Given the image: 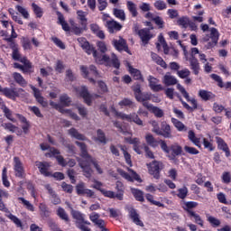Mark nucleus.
Returning a JSON list of instances; mask_svg holds the SVG:
<instances>
[{"instance_id":"nucleus-59","label":"nucleus","mask_w":231,"mask_h":231,"mask_svg":"<svg viewBox=\"0 0 231 231\" xmlns=\"http://www.w3.org/2000/svg\"><path fill=\"white\" fill-rule=\"evenodd\" d=\"M177 196L180 199H185V198H187V196H189V189L185 186L179 189Z\"/></svg>"},{"instance_id":"nucleus-4","label":"nucleus","mask_w":231,"mask_h":231,"mask_svg":"<svg viewBox=\"0 0 231 231\" xmlns=\"http://www.w3.org/2000/svg\"><path fill=\"white\" fill-rule=\"evenodd\" d=\"M46 156H54L59 163V165H60L61 167H67V165L69 167H75L76 163L75 160L70 159L69 160V162L66 161V159H64V157H62V155H60V152L55 148H51L50 149V153H48Z\"/></svg>"},{"instance_id":"nucleus-34","label":"nucleus","mask_w":231,"mask_h":231,"mask_svg":"<svg viewBox=\"0 0 231 231\" xmlns=\"http://www.w3.org/2000/svg\"><path fill=\"white\" fill-rule=\"evenodd\" d=\"M16 116L20 120V122L23 124L22 129H23L24 134H28V133L30 132V122H28V120H26V117H24L23 116H22L20 114H16Z\"/></svg>"},{"instance_id":"nucleus-53","label":"nucleus","mask_w":231,"mask_h":231,"mask_svg":"<svg viewBox=\"0 0 231 231\" xmlns=\"http://www.w3.org/2000/svg\"><path fill=\"white\" fill-rule=\"evenodd\" d=\"M118 106H120V107H132V109L136 107L134 103H133V101L129 98H124L118 103Z\"/></svg>"},{"instance_id":"nucleus-10","label":"nucleus","mask_w":231,"mask_h":231,"mask_svg":"<svg viewBox=\"0 0 231 231\" xmlns=\"http://www.w3.org/2000/svg\"><path fill=\"white\" fill-rule=\"evenodd\" d=\"M50 106L53 107L54 109H57V111H60L62 115H66V116H69L73 120H76L79 122L80 120V117L77 116V114L69 109H64L62 108V106L59 103H55L53 101H50Z\"/></svg>"},{"instance_id":"nucleus-33","label":"nucleus","mask_w":231,"mask_h":231,"mask_svg":"<svg viewBox=\"0 0 231 231\" xmlns=\"http://www.w3.org/2000/svg\"><path fill=\"white\" fill-rule=\"evenodd\" d=\"M68 133L69 136H71V138H75V140H80L81 142H86V140H88V138H86L84 134H79V130L76 128H70L68 130Z\"/></svg>"},{"instance_id":"nucleus-43","label":"nucleus","mask_w":231,"mask_h":231,"mask_svg":"<svg viewBox=\"0 0 231 231\" xmlns=\"http://www.w3.org/2000/svg\"><path fill=\"white\" fill-rule=\"evenodd\" d=\"M189 217H192L197 225L199 226H204L203 218H201V216H199L198 213L194 211H189Z\"/></svg>"},{"instance_id":"nucleus-3","label":"nucleus","mask_w":231,"mask_h":231,"mask_svg":"<svg viewBox=\"0 0 231 231\" xmlns=\"http://www.w3.org/2000/svg\"><path fill=\"white\" fill-rule=\"evenodd\" d=\"M177 89L180 90L182 97H184V98H186L187 102H190V104L192 106V107H191L190 106H189V104H187V102L181 100V104H182L183 107H185V109H188V111H192V109H198V101H196V99H194V98H190L189 92H187V90L185 89V88L183 86H181V84H180V83L177 84Z\"/></svg>"},{"instance_id":"nucleus-37","label":"nucleus","mask_w":231,"mask_h":231,"mask_svg":"<svg viewBox=\"0 0 231 231\" xmlns=\"http://www.w3.org/2000/svg\"><path fill=\"white\" fill-rule=\"evenodd\" d=\"M95 142H99V143H103L106 145L107 143V139L106 138V134L100 129L97 131V136L94 137Z\"/></svg>"},{"instance_id":"nucleus-17","label":"nucleus","mask_w":231,"mask_h":231,"mask_svg":"<svg viewBox=\"0 0 231 231\" xmlns=\"http://www.w3.org/2000/svg\"><path fill=\"white\" fill-rule=\"evenodd\" d=\"M147 80L152 91H163V85L160 84V79L154 78L153 76H148Z\"/></svg>"},{"instance_id":"nucleus-55","label":"nucleus","mask_w":231,"mask_h":231,"mask_svg":"<svg viewBox=\"0 0 231 231\" xmlns=\"http://www.w3.org/2000/svg\"><path fill=\"white\" fill-rule=\"evenodd\" d=\"M39 208L42 217H50V210H48V207H46V204L41 203L39 205Z\"/></svg>"},{"instance_id":"nucleus-24","label":"nucleus","mask_w":231,"mask_h":231,"mask_svg":"<svg viewBox=\"0 0 231 231\" xmlns=\"http://www.w3.org/2000/svg\"><path fill=\"white\" fill-rule=\"evenodd\" d=\"M135 99L137 102L143 103V107H145V104H151L147 102L148 100H152V94L149 92L140 93L136 96Z\"/></svg>"},{"instance_id":"nucleus-22","label":"nucleus","mask_w":231,"mask_h":231,"mask_svg":"<svg viewBox=\"0 0 231 231\" xmlns=\"http://www.w3.org/2000/svg\"><path fill=\"white\" fill-rule=\"evenodd\" d=\"M105 26L107 28L109 33H115V32H120L122 30V24L115 20L106 21Z\"/></svg>"},{"instance_id":"nucleus-57","label":"nucleus","mask_w":231,"mask_h":231,"mask_svg":"<svg viewBox=\"0 0 231 231\" xmlns=\"http://www.w3.org/2000/svg\"><path fill=\"white\" fill-rule=\"evenodd\" d=\"M15 9L17 10V12H19V14H21V15H23V19H29L30 18V13H28L27 8H24L21 5H16Z\"/></svg>"},{"instance_id":"nucleus-20","label":"nucleus","mask_w":231,"mask_h":231,"mask_svg":"<svg viewBox=\"0 0 231 231\" xmlns=\"http://www.w3.org/2000/svg\"><path fill=\"white\" fill-rule=\"evenodd\" d=\"M20 62H22L23 66L19 63H14V68L21 69L23 71V73H30V71H32V63L30 60H28L26 58H21Z\"/></svg>"},{"instance_id":"nucleus-46","label":"nucleus","mask_w":231,"mask_h":231,"mask_svg":"<svg viewBox=\"0 0 231 231\" xmlns=\"http://www.w3.org/2000/svg\"><path fill=\"white\" fill-rule=\"evenodd\" d=\"M5 216H6V217H8V219L13 221V223H14V225H16V226H18V228L23 227V222L15 215L8 212Z\"/></svg>"},{"instance_id":"nucleus-12","label":"nucleus","mask_w":231,"mask_h":231,"mask_svg":"<svg viewBox=\"0 0 231 231\" xmlns=\"http://www.w3.org/2000/svg\"><path fill=\"white\" fill-rule=\"evenodd\" d=\"M129 173L124 171V170H118L119 174L122 176V178H125V180H127V181H138L139 183H142V179L140 178V175L136 173L132 169H128Z\"/></svg>"},{"instance_id":"nucleus-51","label":"nucleus","mask_w":231,"mask_h":231,"mask_svg":"<svg viewBox=\"0 0 231 231\" xmlns=\"http://www.w3.org/2000/svg\"><path fill=\"white\" fill-rule=\"evenodd\" d=\"M131 192L137 201H144L143 191L138 189L132 188Z\"/></svg>"},{"instance_id":"nucleus-35","label":"nucleus","mask_w":231,"mask_h":231,"mask_svg":"<svg viewBox=\"0 0 231 231\" xmlns=\"http://www.w3.org/2000/svg\"><path fill=\"white\" fill-rule=\"evenodd\" d=\"M90 30L99 39H106V34L104 33V31L100 30V26H98V24L91 23Z\"/></svg>"},{"instance_id":"nucleus-21","label":"nucleus","mask_w":231,"mask_h":231,"mask_svg":"<svg viewBox=\"0 0 231 231\" xmlns=\"http://www.w3.org/2000/svg\"><path fill=\"white\" fill-rule=\"evenodd\" d=\"M160 133L159 136H163V138H172V130H171V125L165 121L161 123Z\"/></svg>"},{"instance_id":"nucleus-50","label":"nucleus","mask_w":231,"mask_h":231,"mask_svg":"<svg viewBox=\"0 0 231 231\" xmlns=\"http://www.w3.org/2000/svg\"><path fill=\"white\" fill-rule=\"evenodd\" d=\"M198 202L196 201H187V202H183L182 203V208H184L186 210V212H192V210H190V208H196V207H198Z\"/></svg>"},{"instance_id":"nucleus-45","label":"nucleus","mask_w":231,"mask_h":231,"mask_svg":"<svg viewBox=\"0 0 231 231\" xmlns=\"http://www.w3.org/2000/svg\"><path fill=\"white\" fill-rule=\"evenodd\" d=\"M171 123L173 124L174 127L181 133L183 131H188V128L183 125V123L176 118H171Z\"/></svg>"},{"instance_id":"nucleus-54","label":"nucleus","mask_w":231,"mask_h":231,"mask_svg":"<svg viewBox=\"0 0 231 231\" xmlns=\"http://www.w3.org/2000/svg\"><path fill=\"white\" fill-rule=\"evenodd\" d=\"M150 125H152V133H154L155 134H157L159 136V134H161V128H160V124L158 123V121L152 119L149 121Z\"/></svg>"},{"instance_id":"nucleus-27","label":"nucleus","mask_w":231,"mask_h":231,"mask_svg":"<svg viewBox=\"0 0 231 231\" xmlns=\"http://www.w3.org/2000/svg\"><path fill=\"white\" fill-rule=\"evenodd\" d=\"M162 83L164 84V86H176V84H178V79H176V77L167 72L162 78Z\"/></svg>"},{"instance_id":"nucleus-29","label":"nucleus","mask_w":231,"mask_h":231,"mask_svg":"<svg viewBox=\"0 0 231 231\" xmlns=\"http://www.w3.org/2000/svg\"><path fill=\"white\" fill-rule=\"evenodd\" d=\"M31 88L33 91V95H34L37 102L39 104H41V106H42L43 107H46L48 106V102L46 100H44V97H42V95H41V90L35 88V87H33V86H32Z\"/></svg>"},{"instance_id":"nucleus-8","label":"nucleus","mask_w":231,"mask_h":231,"mask_svg":"<svg viewBox=\"0 0 231 231\" xmlns=\"http://www.w3.org/2000/svg\"><path fill=\"white\" fill-rule=\"evenodd\" d=\"M203 41L204 42H208V44L206 45L207 50H211V48H214V46H216V44H217V42L219 41V32H217V29L211 28L210 36L204 37Z\"/></svg>"},{"instance_id":"nucleus-48","label":"nucleus","mask_w":231,"mask_h":231,"mask_svg":"<svg viewBox=\"0 0 231 231\" xmlns=\"http://www.w3.org/2000/svg\"><path fill=\"white\" fill-rule=\"evenodd\" d=\"M126 6L128 9V12H130V14H132V17H136L138 15V11L136 10V4L128 1L126 3Z\"/></svg>"},{"instance_id":"nucleus-30","label":"nucleus","mask_w":231,"mask_h":231,"mask_svg":"<svg viewBox=\"0 0 231 231\" xmlns=\"http://www.w3.org/2000/svg\"><path fill=\"white\" fill-rule=\"evenodd\" d=\"M2 127L5 129V131H9L10 133H15L17 136H21L23 134V131L18 126H15L12 123H6V124H2Z\"/></svg>"},{"instance_id":"nucleus-7","label":"nucleus","mask_w":231,"mask_h":231,"mask_svg":"<svg viewBox=\"0 0 231 231\" xmlns=\"http://www.w3.org/2000/svg\"><path fill=\"white\" fill-rule=\"evenodd\" d=\"M74 91L85 100V102L88 104V106H91V102H93L94 98H98V95L94 94L91 95L89 92H88V88L86 87H79L74 88Z\"/></svg>"},{"instance_id":"nucleus-2","label":"nucleus","mask_w":231,"mask_h":231,"mask_svg":"<svg viewBox=\"0 0 231 231\" xmlns=\"http://www.w3.org/2000/svg\"><path fill=\"white\" fill-rule=\"evenodd\" d=\"M75 143L80 148L81 151V157L83 159H78V162L79 167L83 171L84 176L86 178H91V175L93 174V170H91V167L89 166L91 163H93L98 174H103L104 171H102L100 165H98V162H97V161L88 153V146H86V143L78 141H76Z\"/></svg>"},{"instance_id":"nucleus-15","label":"nucleus","mask_w":231,"mask_h":231,"mask_svg":"<svg viewBox=\"0 0 231 231\" xmlns=\"http://www.w3.org/2000/svg\"><path fill=\"white\" fill-rule=\"evenodd\" d=\"M113 46L117 50V51H126V53L129 52V47H127V42H125V40L124 38L119 37L117 39H114L112 41Z\"/></svg>"},{"instance_id":"nucleus-64","label":"nucleus","mask_w":231,"mask_h":231,"mask_svg":"<svg viewBox=\"0 0 231 231\" xmlns=\"http://www.w3.org/2000/svg\"><path fill=\"white\" fill-rule=\"evenodd\" d=\"M145 141L148 143V145H151L152 147H156V139H154V136L151 134H147L145 135Z\"/></svg>"},{"instance_id":"nucleus-16","label":"nucleus","mask_w":231,"mask_h":231,"mask_svg":"<svg viewBox=\"0 0 231 231\" xmlns=\"http://www.w3.org/2000/svg\"><path fill=\"white\" fill-rule=\"evenodd\" d=\"M14 170L17 178H24V166L18 157L14 158Z\"/></svg>"},{"instance_id":"nucleus-41","label":"nucleus","mask_w":231,"mask_h":231,"mask_svg":"<svg viewBox=\"0 0 231 231\" xmlns=\"http://www.w3.org/2000/svg\"><path fill=\"white\" fill-rule=\"evenodd\" d=\"M119 147L124 154V158L127 165H129L130 167H133V162L131 161V154L127 152V147L124 145H120Z\"/></svg>"},{"instance_id":"nucleus-63","label":"nucleus","mask_w":231,"mask_h":231,"mask_svg":"<svg viewBox=\"0 0 231 231\" xmlns=\"http://www.w3.org/2000/svg\"><path fill=\"white\" fill-rule=\"evenodd\" d=\"M208 221L215 228H217V226H219V225H221V220H219L217 217H212V216H208Z\"/></svg>"},{"instance_id":"nucleus-61","label":"nucleus","mask_w":231,"mask_h":231,"mask_svg":"<svg viewBox=\"0 0 231 231\" xmlns=\"http://www.w3.org/2000/svg\"><path fill=\"white\" fill-rule=\"evenodd\" d=\"M86 189V183L84 182H79L78 185H76V192L79 194V196L84 195Z\"/></svg>"},{"instance_id":"nucleus-38","label":"nucleus","mask_w":231,"mask_h":231,"mask_svg":"<svg viewBox=\"0 0 231 231\" xmlns=\"http://www.w3.org/2000/svg\"><path fill=\"white\" fill-rule=\"evenodd\" d=\"M18 201H21L23 207L30 212H35V207L33 206V204L31 203L30 200H27L26 199L20 197L18 198Z\"/></svg>"},{"instance_id":"nucleus-56","label":"nucleus","mask_w":231,"mask_h":231,"mask_svg":"<svg viewBox=\"0 0 231 231\" xmlns=\"http://www.w3.org/2000/svg\"><path fill=\"white\" fill-rule=\"evenodd\" d=\"M8 12H9L10 15L12 16L13 21L17 23L18 24H23V19H21L19 17V15H17V13H15V10H14V8H10L8 10Z\"/></svg>"},{"instance_id":"nucleus-25","label":"nucleus","mask_w":231,"mask_h":231,"mask_svg":"<svg viewBox=\"0 0 231 231\" xmlns=\"http://www.w3.org/2000/svg\"><path fill=\"white\" fill-rule=\"evenodd\" d=\"M199 97L201 100H204V102H208V100H214V98H216V95L214 93L205 89L199 90Z\"/></svg>"},{"instance_id":"nucleus-36","label":"nucleus","mask_w":231,"mask_h":231,"mask_svg":"<svg viewBox=\"0 0 231 231\" xmlns=\"http://www.w3.org/2000/svg\"><path fill=\"white\" fill-rule=\"evenodd\" d=\"M151 57H152V60H153V62H156L158 64V66H161V68L167 69V63L165 62V60H163V59L162 57L158 56V54H156L154 52L151 53Z\"/></svg>"},{"instance_id":"nucleus-49","label":"nucleus","mask_w":231,"mask_h":231,"mask_svg":"<svg viewBox=\"0 0 231 231\" xmlns=\"http://www.w3.org/2000/svg\"><path fill=\"white\" fill-rule=\"evenodd\" d=\"M58 21L64 32H69V25L68 23H66V20H64V15H62L60 13H58Z\"/></svg>"},{"instance_id":"nucleus-9","label":"nucleus","mask_w":231,"mask_h":231,"mask_svg":"<svg viewBox=\"0 0 231 231\" xmlns=\"http://www.w3.org/2000/svg\"><path fill=\"white\" fill-rule=\"evenodd\" d=\"M149 174L153 176L155 180H160V171L163 169V162L153 161L147 164Z\"/></svg>"},{"instance_id":"nucleus-13","label":"nucleus","mask_w":231,"mask_h":231,"mask_svg":"<svg viewBox=\"0 0 231 231\" xmlns=\"http://www.w3.org/2000/svg\"><path fill=\"white\" fill-rule=\"evenodd\" d=\"M70 214L73 219L76 220L77 226L79 225H81L82 223H84V225H91L89 221L86 220V215L83 214L82 212L79 210L71 209Z\"/></svg>"},{"instance_id":"nucleus-14","label":"nucleus","mask_w":231,"mask_h":231,"mask_svg":"<svg viewBox=\"0 0 231 231\" xmlns=\"http://www.w3.org/2000/svg\"><path fill=\"white\" fill-rule=\"evenodd\" d=\"M2 93L5 95V97H7V98H11L12 100L15 99L16 97H19L20 95H24V90L23 88H18L15 90L14 88H2Z\"/></svg>"},{"instance_id":"nucleus-18","label":"nucleus","mask_w":231,"mask_h":231,"mask_svg":"<svg viewBox=\"0 0 231 231\" xmlns=\"http://www.w3.org/2000/svg\"><path fill=\"white\" fill-rule=\"evenodd\" d=\"M35 165L39 169L41 174H42L43 176H46V177L51 176V172L49 171L50 167H51V164H50V162H36Z\"/></svg>"},{"instance_id":"nucleus-58","label":"nucleus","mask_w":231,"mask_h":231,"mask_svg":"<svg viewBox=\"0 0 231 231\" xmlns=\"http://www.w3.org/2000/svg\"><path fill=\"white\" fill-rule=\"evenodd\" d=\"M57 216L60 217L63 221H69V217L68 216V213H66V210L62 208H59L57 209Z\"/></svg>"},{"instance_id":"nucleus-40","label":"nucleus","mask_w":231,"mask_h":231,"mask_svg":"<svg viewBox=\"0 0 231 231\" xmlns=\"http://www.w3.org/2000/svg\"><path fill=\"white\" fill-rule=\"evenodd\" d=\"M60 105L61 107H69L71 106V98L67 94H63L60 97Z\"/></svg>"},{"instance_id":"nucleus-39","label":"nucleus","mask_w":231,"mask_h":231,"mask_svg":"<svg viewBox=\"0 0 231 231\" xmlns=\"http://www.w3.org/2000/svg\"><path fill=\"white\" fill-rule=\"evenodd\" d=\"M188 138L189 141H191L192 143H194V145H196L197 147H201L200 140L199 138L196 137V134L194 133V131L189 130L188 132Z\"/></svg>"},{"instance_id":"nucleus-31","label":"nucleus","mask_w":231,"mask_h":231,"mask_svg":"<svg viewBox=\"0 0 231 231\" xmlns=\"http://www.w3.org/2000/svg\"><path fill=\"white\" fill-rule=\"evenodd\" d=\"M216 140L218 149L224 151V152H226V156L228 158V156H230V150L228 149V144H226L225 140H223L221 137H216Z\"/></svg>"},{"instance_id":"nucleus-28","label":"nucleus","mask_w":231,"mask_h":231,"mask_svg":"<svg viewBox=\"0 0 231 231\" xmlns=\"http://www.w3.org/2000/svg\"><path fill=\"white\" fill-rule=\"evenodd\" d=\"M45 189H48V192H49V194L51 196V203H53V205H60V198H59L57 193L54 192V190L51 188V186H50V184H46L45 185Z\"/></svg>"},{"instance_id":"nucleus-5","label":"nucleus","mask_w":231,"mask_h":231,"mask_svg":"<svg viewBox=\"0 0 231 231\" xmlns=\"http://www.w3.org/2000/svg\"><path fill=\"white\" fill-rule=\"evenodd\" d=\"M114 115L117 116V118H121V120H126V122H134V124H136V125H142L143 126V121L140 119V116L136 115V113H133L130 115L118 112L116 109H113Z\"/></svg>"},{"instance_id":"nucleus-62","label":"nucleus","mask_w":231,"mask_h":231,"mask_svg":"<svg viewBox=\"0 0 231 231\" xmlns=\"http://www.w3.org/2000/svg\"><path fill=\"white\" fill-rule=\"evenodd\" d=\"M156 10H167V4L162 0H157L153 4Z\"/></svg>"},{"instance_id":"nucleus-6","label":"nucleus","mask_w":231,"mask_h":231,"mask_svg":"<svg viewBox=\"0 0 231 231\" xmlns=\"http://www.w3.org/2000/svg\"><path fill=\"white\" fill-rule=\"evenodd\" d=\"M80 71L83 77H85V79H88V80L93 84H95V79L90 77H95V79H100V73L97 69V67H95L94 65H90L88 69V67L82 65L80 66Z\"/></svg>"},{"instance_id":"nucleus-47","label":"nucleus","mask_w":231,"mask_h":231,"mask_svg":"<svg viewBox=\"0 0 231 231\" xmlns=\"http://www.w3.org/2000/svg\"><path fill=\"white\" fill-rule=\"evenodd\" d=\"M13 77H14L15 82H17V84H19L23 88H25V86H27L28 83L26 82L24 78H23V75H21V74H19L17 72H14L13 74Z\"/></svg>"},{"instance_id":"nucleus-26","label":"nucleus","mask_w":231,"mask_h":231,"mask_svg":"<svg viewBox=\"0 0 231 231\" xmlns=\"http://www.w3.org/2000/svg\"><path fill=\"white\" fill-rule=\"evenodd\" d=\"M129 217H131L133 223L137 225L138 226H143V222L140 219V215L134 208L129 209Z\"/></svg>"},{"instance_id":"nucleus-23","label":"nucleus","mask_w":231,"mask_h":231,"mask_svg":"<svg viewBox=\"0 0 231 231\" xmlns=\"http://www.w3.org/2000/svg\"><path fill=\"white\" fill-rule=\"evenodd\" d=\"M125 66L130 75H132L135 80H142V82H143V76H142V72L139 69L133 68L129 62H126Z\"/></svg>"},{"instance_id":"nucleus-52","label":"nucleus","mask_w":231,"mask_h":231,"mask_svg":"<svg viewBox=\"0 0 231 231\" xmlns=\"http://www.w3.org/2000/svg\"><path fill=\"white\" fill-rule=\"evenodd\" d=\"M113 14L116 19L120 21H125V12L123 9L114 8Z\"/></svg>"},{"instance_id":"nucleus-42","label":"nucleus","mask_w":231,"mask_h":231,"mask_svg":"<svg viewBox=\"0 0 231 231\" xmlns=\"http://www.w3.org/2000/svg\"><path fill=\"white\" fill-rule=\"evenodd\" d=\"M2 111L7 120H10V122H14V124L17 122V120L14 118L12 110H10L6 106H2Z\"/></svg>"},{"instance_id":"nucleus-11","label":"nucleus","mask_w":231,"mask_h":231,"mask_svg":"<svg viewBox=\"0 0 231 231\" xmlns=\"http://www.w3.org/2000/svg\"><path fill=\"white\" fill-rule=\"evenodd\" d=\"M134 32L139 35L143 44H147L149 41L154 37V34L152 33L151 29L144 28L138 30V27L135 26Z\"/></svg>"},{"instance_id":"nucleus-19","label":"nucleus","mask_w":231,"mask_h":231,"mask_svg":"<svg viewBox=\"0 0 231 231\" xmlns=\"http://www.w3.org/2000/svg\"><path fill=\"white\" fill-rule=\"evenodd\" d=\"M144 107H146L150 113H152L156 118H163L165 116L163 109L158 106H154L152 104L144 103Z\"/></svg>"},{"instance_id":"nucleus-1","label":"nucleus","mask_w":231,"mask_h":231,"mask_svg":"<svg viewBox=\"0 0 231 231\" xmlns=\"http://www.w3.org/2000/svg\"><path fill=\"white\" fill-rule=\"evenodd\" d=\"M78 42L88 55H93L97 64H106V66H111L112 64L116 69L120 68V60L115 53L112 52L111 57L98 53V51L95 50V47L91 46L86 38H78Z\"/></svg>"},{"instance_id":"nucleus-44","label":"nucleus","mask_w":231,"mask_h":231,"mask_svg":"<svg viewBox=\"0 0 231 231\" xmlns=\"http://www.w3.org/2000/svg\"><path fill=\"white\" fill-rule=\"evenodd\" d=\"M190 68L193 70V73L195 75H199V61H198V59L191 58L189 60Z\"/></svg>"},{"instance_id":"nucleus-32","label":"nucleus","mask_w":231,"mask_h":231,"mask_svg":"<svg viewBox=\"0 0 231 231\" xmlns=\"http://www.w3.org/2000/svg\"><path fill=\"white\" fill-rule=\"evenodd\" d=\"M170 152L171 155L170 156L171 160H174L176 156H180L182 152V148L178 143L171 144L170 147Z\"/></svg>"},{"instance_id":"nucleus-60","label":"nucleus","mask_w":231,"mask_h":231,"mask_svg":"<svg viewBox=\"0 0 231 231\" xmlns=\"http://www.w3.org/2000/svg\"><path fill=\"white\" fill-rule=\"evenodd\" d=\"M21 42L23 50H32V42H30V38L22 37Z\"/></svg>"}]
</instances>
